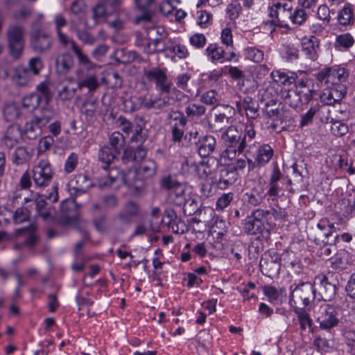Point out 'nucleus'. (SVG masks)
I'll list each match as a JSON object with an SVG mask.
<instances>
[{"label": "nucleus", "instance_id": "f257e3e1", "mask_svg": "<svg viewBox=\"0 0 355 355\" xmlns=\"http://www.w3.org/2000/svg\"><path fill=\"white\" fill-rule=\"evenodd\" d=\"M226 148L222 152L221 157L227 160L236 158L237 154L245 151V137L243 131L236 126H229L221 135Z\"/></svg>", "mask_w": 355, "mask_h": 355}, {"label": "nucleus", "instance_id": "f03ea898", "mask_svg": "<svg viewBox=\"0 0 355 355\" xmlns=\"http://www.w3.org/2000/svg\"><path fill=\"white\" fill-rule=\"evenodd\" d=\"M268 211L258 208L253 210L245 219L243 231L248 235H263L270 234L275 224L268 219Z\"/></svg>", "mask_w": 355, "mask_h": 355}, {"label": "nucleus", "instance_id": "7ed1b4c3", "mask_svg": "<svg viewBox=\"0 0 355 355\" xmlns=\"http://www.w3.org/2000/svg\"><path fill=\"white\" fill-rule=\"evenodd\" d=\"M290 291L289 303L291 306H299L297 309L307 308L315 298V288L309 282L291 285Z\"/></svg>", "mask_w": 355, "mask_h": 355}, {"label": "nucleus", "instance_id": "20e7f679", "mask_svg": "<svg viewBox=\"0 0 355 355\" xmlns=\"http://www.w3.org/2000/svg\"><path fill=\"white\" fill-rule=\"evenodd\" d=\"M55 116V112L49 108H43L39 113L28 121L24 127L23 134L28 139H35L42 133V128Z\"/></svg>", "mask_w": 355, "mask_h": 355}, {"label": "nucleus", "instance_id": "39448f33", "mask_svg": "<svg viewBox=\"0 0 355 355\" xmlns=\"http://www.w3.org/2000/svg\"><path fill=\"white\" fill-rule=\"evenodd\" d=\"M313 315L319 324L320 329L327 332H331L340 323L335 307L326 302L314 306Z\"/></svg>", "mask_w": 355, "mask_h": 355}, {"label": "nucleus", "instance_id": "423d86ee", "mask_svg": "<svg viewBox=\"0 0 355 355\" xmlns=\"http://www.w3.org/2000/svg\"><path fill=\"white\" fill-rule=\"evenodd\" d=\"M320 86L326 87L344 85L348 78L347 71L340 67H325L314 74Z\"/></svg>", "mask_w": 355, "mask_h": 355}, {"label": "nucleus", "instance_id": "0eeeda50", "mask_svg": "<svg viewBox=\"0 0 355 355\" xmlns=\"http://www.w3.org/2000/svg\"><path fill=\"white\" fill-rule=\"evenodd\" d=\"M54 171L49 159H41L33 167L32 178L37 188H45L51 182Z\"/></svg>", "mask_w": 355, "mask_h": 355}, {"label": "nucleus", "instance_id": "6e6552de", "mask_svg": "<svg viewBox=\"0 0 355 355\" xmlns=\"http://www.w3.org/2000/svg\"><path fill=\"white\" fill-rule=\"evenodd\" d=\"M156 169V164L153 159L144 160L139 168L128 172L124 177V182L129 187L138 188L141 185L137 184V181L153 176L155 173Z\"/></svg>", "mask_w": 355, "mask_h": 355}, {"label": "nucleus", "instance_id": "1a4fd4ad", "mask_svg": "<svg viewBox=\"0 0 355 355\" xmlns=\"http://www.w3.org/2000/svg\"><path fill=\"white\" fill-rule=\"evenodd\" d=\"M31 46L37 53H44L50 49L52 38L50 35L42 29L40 25L33 24L30 32Z\"/></svg>", "mask_w": 355, "mask_h": 355}, {"label": "nucleus", "instance_id": "9d476101", "mask_svg": "<svg viewBox=\"0 0 355 355\" xmlns=\"http://www.w3.org/2000/svg\"><path fill=\"white\" fill-rule=\"evenodd\" d=\"M243 153L245 157H253L258 163V166L263 167L272 159L274 150L268 144H260L254 142L252 145H249V148Z\"/></svg>", "mask_w": 355, "mask_h": 355}, {"label": "nucleus", "instance_id": "9b49d317", "mask_svg": "<svg viewBox=\"0 0 355 355\" xmlns=\"http://www.w3.org/2000/svg\"><path fill=\"white\" fill-rule=\"evenodd\" d=\"M315 286L317 291L321 299L324 302L331 301L336 293V284L331 282L329 279V273L328 275L324 274L318 275L314 279L313 284Z\"/></svg>", "mask_w": 355, "mask_h": 355}, {"label": "nucleus", "instance_id": "f8f14e48", "mask_svg": "<svg viewBox=\"0 0 355 355\" xmlns=\"http://www.w3.org/2000/svg\"><path fill=\"white\" fill-rule=\"evenodd\" d=\"M161 186L169 192L170 198L176 204L181 205L185 201L186 185L184 183L169 175L162 179Z\"/></svg>", "mask_w": 355, "mask_h": 355}, {"label": "nucleus", "instance_id": "ddd939ff", "mask_svg": "<svg viewBox=\"0 0 355 355\" xmlns=\"http://www.w3.org/2000/svg\"><path fill=\"white\" fill-rule=\"evenodd\" d=\"M165 68L154 67L146 73V76L150 82L155 83V89L160 94H168L171 90V84L168 82Z\"/></svg>", "mask_w": 355, "mask_h": 355}, {"label": "nucleus", "instance_id": "4468645a", "mask_svg": "<svg viewBox=\"0 0 355 355\" xmlns=\"http://www.w3.org/2000/svg\"><path fill=\"white\" fill-rule=\"evenodd\" d=\"M139 214L140 207L138 203L129 200L123 205L121 211L114 216L113 221L123 225L130 226L133 219L138 217Z\"/></svg>", "mask_w": 355, "mask_h": 355}, {"label": "nucleus", "instance_id": "2eb2a0df", "mask_svg": "<svg viewBox=\"0 0 355 355\" xmlns=\"http://www.w3.org/2000/svg\"><path fill=\"white\" fill-rule=\"evenodd\" d=\"M198 155L202 157L209 156L216 148V140L213 135H206L194 141Z\"/></svg>", "mask_w": 355, "mask_h": 355}, {"label": "nucleus", "instance_id": "dca6fc26", "mask_svg": "<svg viewBox=\"0 0 355 355\" xmlns=\"http://www.w3.org/2000/svg\"><path fill=\"white\" fill-rule=\"evenodd\" d=\"M320 40L314 35L304 39L302 42V52L311 61H315L319 56Z\"/></svg>", "mask_w": 355, "mask_h": 355}, {"label": "nucleus", "instance_id": "f3484780", "mask_svg": "<svg viewBox=\"0 0 355 355\" xmlns=\"http://www.w3.org/2000/svg\"><path fill=\"white\" fill-rule=\"evenodd\" d=\"M238 177L239 173L233 171L230 166L223 167L220 170L217 185L220 189H226L236 181Z\"/></svg>", "mask_w": 355, "mask_h": 355}, {"label": "nucleus", "instance_id": "a211bd4d", "mask_svg": "<svg viewBox=\"0 0 355 355\" xmlns=\"http://www.w3.org/2000/svg\"><path fill=\"white\" fill-rule=\"evenodd\" d=\"M21 137V132L18 126L10 125L1 138V144L7 148L15 146Z\"/></svg>", "mask_w": 355, "mask_h": 355}, {"label": "nucleus", "instance_id": "6ab92c4d", "mask_svg": "<svg viewBox=\"0 0 355 355\" xmlns=\"http://www.w3.org/2000/svg\"><path fill=\"white\" fill-rule=\"evenodd\" d=\"M259 267L264 275L273 277L279 274L281 263L277 259L261 258L259 261Z\"/></svg>", "mask_w": 355, "mask_h": 355}, {"label": "nucleus", "instance_id": "aec40b11", "mask_svg": "<svg viewBox=\"0 0 355 355\" xmlns=\"http://www.w3.org/2000/svg\"><path fill=\"white\" fill-rule=\"evenodd\" d=\"M338 23L344 26H353L355 23L354 6L347 3L338 12Z\"/></svg>", "mask_w": 355, "mask_h": 355}, {"label": "nucleus", "instance_id": "412c9836", "mask_svg": "<svg viewBox=\"0 0 355 355\" xmlns=\"http://www.w3.org/2000/svg\"><path fill=\"white\" fill-rule=\"evenodd\" d=\"M327 91L323 94V101L327 105H333L339 102L346 94V87L345 85L337 87H326Z\"/></svg>", "mask_w": 355, "mask_h": 355}, {"label": "nucleus", "instance_id": "4be33fe9", "mask_svg": "<svg viewBox=\"0 0 355 355\" xmlns=\"http://www.w3.org/2000/svg\"><path fill=\"white\" fill-rule=\"evenodd\" d=\"M236 106L239 110L241 107L243 108L246 116L250 119H255L259 115L258 103L250 96L245 97L242 101L236 102Z\"/></svg>", "mask_w": 355, "mask_h": 355}, {"label": "nucleus", "instance_id": "5701e85b", "mask_svg": "<svg viewBox=\"0 0 355 355\" xmlns=\"http://www.w3.org/2000/svg\"><path fill=\"white\" fill-rule=\"evenodd\" d=\"M33 150L26 146L17 147L12 155V162L16 165H21L28 162L33 157Z\"/></svg>", "mask_w": 355, "mask_h": 355}, {"label": "nucleus", "instance_id": "b1692460", "mask_svg": "<svg viewBox=\"0 0 355 355\" xmlns=\"http://www.w3.org/2000/svg\"><path fill=\"white\" fill-rule=\"evenodd\" d=\"M78 89L86 87L89 92H94L100 86L99 80L94 74H87L85 76H79L78 78Z\"/></svg>", "mask_w": 355, "mask_h": 355}, {"label": "nucleus", "instance_id": "393cba45", "mask_svg": "<svg viewBox=\"0 0 355 355\" xmlns=\"http://www.w3.org/2000/svg\"><path fill=\"white\" fill-rule=\"evenodd\" d=\"M119 154L117 151L112 148L105 146L99 151L98 159L104 164L102 168L107 171L111 163L114 160L116 157Z\"/></svg>", "mask_w": 355, "mask_h": 355}, {"label": "nucleus", "instance_id": "a878e982", "mask_svg": "<svg viewBox=\"0 0 355 355\" xmlns=\"http://www.w3.org/2000/svg\"><path fill=\"white\" fill-rule=\"evenodd\" d=\"M33 76L28 69L18 67L15 69L12 76L13 82L19 86H26L31 80Z\"/></svg>", "mask_w": 355, "mask_h": 355}, {"label": "nucleus", "instance_id": "bb28decb", "mask_svg": "<svg viewBox=\"0 0 355 355\" xmlns=\"http://www.w3.org/2000/svg\"><path fill=\"white\" fill-rule=\"evenodd\" d=\"M146 102V96H132L123 101V110L126 112L132 113L139 110Z\"/></svg>", "mask_w": 355, "mask_h": 355}, {"label": "nucleus", "instance_id": "cd10ccee", "mask_svg": "<svg viewBox=\"0 0 355 355\" xmlns=\"http://www.w3.org/2000/svg\"><path fill=\"white\" fill-rule=\"evenodd\" d=\"M245 196L249 204L253 206H258L263 202L266 193H264L263 187L259 186L252 189L250 191L247 192Z\"/></svg>", "mask_w": 355, "mask_h": 355}, {"label": "nucleus", "instance_id": "c85d7f7f", "mask_svg": "<svg viewBox=\"0 0 355 355\" xmlns=\"http://www.w3.org/2000/svg\"><path fill=\"white\" fill-rule=\"evenodd\" d=\"M271 76L277 83L288 85L293 84L297 78L295 73L291 71L284 72L280 70L272 71Z\"/></svg>", "mask_w": 355, "mask_h": 355}, {"label": "nucleus", "instance_id": "c756f323", "mask_svg": "<svg viewBox=\"0 0 355 355\" xmlns=\"http://www.w3.org/2000/svg\"><path fill=\"white\" fill-rule=\"evenodd\" d=\"M275 7L269 8V16L272 18L271 20L266 21L265 22V28H268V30L271 29L272 33L275 31V27H286L284 21L279 18V15L282 14L279 10L275 9Z\"/></svg>", "mask_w": 355, "mask_h": 355}, {"label": "nucleus", "instance_id": "7c9ffc66", "mask_svg": "<svg viewBox=\"0 0 355 355\" xmlns=\"http://www.w3.org/2000/svg\"><path fill=\"white\" fill-rule=\"evenodd\" d=\"M73 64L72 57L68 53H63L56 58V69L58 73L66 74Z\"/></svg>", "mask_w": 355, "mask_h": 355}, {"label": "nucleus", "instance_id": "2f4dec72", "mask_svg": "<svg viewBox=\"0 0 355 355\" xmlns=\"http://www.w3.org/2000/svg\"><path fill=\"white\" fill-rule=\"evenodd\" d=\"M295 313L297 315L300 329L302 331H305L306 328H309L311 331L313 332L312 327L313 325V322L305 309H297L295 310Z\"/></svg>", "mask_w": 355, "mask_h": 355}, {"label": "nucleus", "instance_id": "473e14b6", "mask_svg": "<svg viewBox=\"0 0 355 355\" xmlns=\"http://www.w3.org/2000/svg\"><path fill=\"white\" fill-rule=\"evenodd\" d=\"M53 23L55 26L59 41L62 44L67 45L69 43L68 37L61 31V28L65 26L67 24V19L62 14H56L53 17Z\"/></svg>", "mask_w": 355, "mask_h": 355}, {"label": "nucleus", "instance_id": "72a5a7b5", "mask_svg": "<svg viewBox=\"0 0 355 355\" xmlns=\"http://www.w3.org/2000/svg\"><path fill=\"white\" fill-rule=\"evenodd\" d=\"M24 28L18 25H11L7 31L8 42H25Z\"/></svg>", "mask_w": 355, "mask_h": 355}, {"label": "nucleus", "instance_id": "f704fd0d", "mask_svg": "<svg viewBox=\"0 0 355 355\" xmlns=\"http://www.w3.org/2000/svg\"><path fill=\"white\" fill-rule=\"evenodd\" d=\"M170 105L168 97H158L155 99H149L144 103L146 109H156L163 111Z\"/></svg>", "mask_w": 355, "mask_h": 355}, {"label": "nucleus", "instance_id": "c9c22d12", "mask_svg": "<svg viewBox=\"0 0 355 355\" xmlns=\"http://www.w3.org/2000/svg\"><path fill=\"white\" fill-rule=\"evenodd\" d=\"M206 55L211 62L220 60L224 58L225 51L217 44H210L205 50Z\"/></svg>", "mask_w": 355, "mask_h": 355}, {"label": "nucleus", "instance_id": "e433bc0d", "mask_svg": "<svg viewBox=\"0 0 355 355\" xmlns=\"http://www.w3.org/2000/svg\"><path fill=\"white\" fill-rule=\"evenodd\" d=\"M285 105L279 103L277 107H267L265 108L264 112L266 115L272 119L277 121H284L286 119L285 116Z\"/></svg>", "mask_w": 355, "mask_h": 355}, {"label": "nucleus", "instance_id": "4c0bfd02", "mask_svg": "<svg viewBox=\"0 0 355 355\" xmlns=\"http://www.w3.org/2000/svg\"><path fill=\"white\" fill-rule=\"evenodd\" d=\"M153 2L154 0H135L137 8L144 12L140 17H137V22L141 21H148L150 20L151 14L147 10Z\"/></svg>", "mask_w": 355, "mask_h": 355}, {"label": "nucleus", "instance_id": "58836bf2", "mask_svg": "<svg viewBox=\"0 0 355 355\" xmlns=\"http://www.w3.org/2000/svg\"><path fill=\"white\" fill-rule=\"evenodd\" d=\"M206 110L202 105L190 103L185 107V114L188 118H199L205 114Z\"/></svg>", "mask_w": 355, "mask_h": 355}, {"label": "nucleus", "instance_id": "ea45409f", "mask_svg": "<svg viewBox=\"0 0 355 355\" xmlns=\"http://www.w3.org/2000/svg\"><path fill=\"white\" fill-rule=\"evenodd\" d=\"M347 254L346 252L341 251L336 254V256L330 259L331 267L333 269L341 270L346 268Z\"/></svg>", "mask_w": 355, "mask_h": 355}, {"label": "nucleus", "instance_id": "a19ab883", "mask_svg": "<svg viewBox=\"0 0 355 355\" xmlns=\"http://www.w3.org/2000/svg\"><path fill=\"white\" fill-rule=\"evenodd\" d=\"M41 101L42 96L40 94H31L24 97L22 100V105L29 110H33L38 107Z\"/></svg>", "mask_w": 355, "mask_h": 355}, {"label": "nucleus", "instance_id": "79ce46f5", "mask_svg": "<svg viewBox=\"0 0 355 355\" xmlns=\"http://www.w3.org/2000/svg\"><path fill=\"white\" fill-rule=\"evenodd\" d=\"M299 53V50L293 44L283 45L281 49L282 57L290 62L297 60Z\"/></svg>", "mask_w": 355, "mask_h": 355}, {"label": "nucleus", "instance_id": "37998d69", "mask_svg": "<svg viewBox=\"0 0 355 355\" xmlns=\"http://www.w3.org/2000/svg\"><path fill=\"white\" fill-rule=\"evenodd\" d=\"M304 92H297L295 90H288L285 96V102L288 104L290 107L296 109L302 103L301 93Z\"/></svg>", "mask_w": 355, "mask_h": 355}, {"label": "nucleus", "instance_id": "c03bdc74", "mask_svg": "<svg viewBox=\"0 0 355 355\" xmlns=\"http://www.w3.org/2000/svg\"><path fill=\"white\" fill-rule=\"evenodd\" d=\"M354 44V39L349 33L340 34L336 37V47L337 48L347 49L352 46Z\"/></svg>", "mask_w": 355, "mask_h": 355}, {"label": "nucleus", "instance_id": "a18cd8bd", "mask_svg": "<svg viewBox=\"0 0 355 355\" xmlns=\"http://www.w3.org/2000/svg\"><path fill=\"white\" fill-rule=\"evenodd\" d=\"M98 102L96 100H86L83 102L80 111L87 118L92 119L97 110Z\"/></svg>", "mask_w": 355, "mask_h": 355}, {"label": "nucleus", "instance_id": "49530a36", "mask_svg": "<svg viewBox=\"0 0 355 355\" xmlns=\"http://www.w3.org/2000/svg\"><path fill=\"white\" fill-rule=\"evenodd\" d=\"M3 115L8 121H13L20 116V108L15 103H10L5 106Z\"/></svg>", "mask_w": 355, "mask_h": 355}, {"label": "nucleus", "instance_id": "de8ad7c7", "mask_svg": "<svg viewBox=\"0 0 355 355\" xmlns=\"http://www.w3.org/2000/svg\"><path fill=\"white\" fill-rule=\"evenodd\" d=\"M109 142L112 149L120 153L121 148L125 144V138L121 132L116 131L110 136Z\"/></svg>", "mask_w": 355, "mask_h": 355}, {"label": "nucleus", "instance_id": "09e8293b", "mask_svg": "<svg viewBox=\"0 0 355 355\" xmlns=\"http://www.w3.org/2000/svg\"><path fill=\"white\" fill-rule=\"evenodd\" d=\"M23 200L25 204L29 202H34L35 203L37 212L49 205L43 197L40 196L37 193L31 192V197H24Z\"/></svg>", "mask_w": 355, "mask_h": 355}, {"label": "nucleus", "instance_id": "8fccbe9b", "mask_svg": "<svg viewBox=\"0 0 355 355\" xmlns=\"http://www.w3.org/2000/svg\"><path fill=\"white\" fill-rule=\"evenodd\" d=\"M330 123H331L330 130L334 135L342 137L348 132V126L345 123L333 119H331Z\"/></svg>", "mask_w": 355, "mask_h": 355}, {"label": "nucleus", "instance_id": "3c124183", "mask_svg": "<svg viewBox=\"0 0 355 355\" xmlns=\"http://www.w3.org/2000/svg\"><path fill=\"white\" fill-rule=\"evenodd\" d=\"M242 7L237 1H234L228 4L226 13L231 21H235L241 14Z\"/></svg>", "mask_w": 355, "mask_h": 355}, {"label": "nucleus", "instance_id": "603ef678", "mask_svg": "<svg viewBox=\"0 0 355 355\" xmlns=\"http://www.w3.org/2000/svg\"><path fill=\"white\" fill-rule=\"evenodd\" d=\"M33 230H34V227L33 225H31L29 227L19 228V229L16 230V234L17 235H20L24 232H28V236L27 239H26V241H24V244L26 245L33 247L36 244L37 241V236L33 233Z\"/></svg>", "mask_w": 355, "mask_h": 355}, {"label": "nucleus", "instance_id": "864d4df0", "mask_svg": "<svg viewBox=\"0 0 355 355\" xmlns=\"http://www.w3.org/2000/svg\"><path fill=\"white\" fill-rule=\"evenodd\" d=\"M8 44L11 57L15 60L19 59L24 51L25 42H8Z\"/></svg>", "mask_w": 355, "mask_h": 355}, {"label": "nucleus", "instance_id": "5fc2aeb1", "mask_svg": "<svg viewBox=\"0 0 355 355\" xmlns=\"http://www.w3.org/2000/svg\"><path fill=\"white\" fill-rule=\"evenodd\" d=\"M245 53V57L254 62H261L263 60V52L256 47H248Z\"/></svg>", "mask_w": 355, "mask_h": 355}, {"label": "nucleus", "instance_id": "6e6d98bb", "mask_svg": "<svg viewBox=\"0 0 355 355\" xmlns=\"http://www.w3.org/2000/svg\"><path fill=\"white\" fill-rule=\"evenodd\" d=\"M218 101V95L215 89H209L200 96V101L207 105H213Z\"/></svg>", "mask_w": 355, "mask_h": 355}, {"label": "nucleus", "instance_id": "4d7b16f0", "mask_svg": "<svg viewBox=\"0 0 355 355\" xmlns=\"http://www.w3.org/2000/svg\"><path fill=\"white\" fill-rule=\"evenodd\" d=\"M71 49L77 56L80 63L86 66L88 68H91L92 64V62H90L87 56L82 52L80 48L73 41L71 42Z\"/></svg>", "mask_w": 355, "mask_h": 355}, {"label": "nucleus", "instance_id": "13d9d810", "mask_svg": "<svg viewBox=\"0 0 355 355\" xmlns=\"http://www.w3.org/2000/svg\"><path fill=\"white\" fill-rule=\"evenodd\" d=\"M294 254L292 252H285L282 254L279 258V263L284 268H294L297 264V261L294 259Z\"/></svg>", "mask_w": 355, "mask_h": 355}, {"label": "nucleus", "instance_id": "bf43d9fd", "mask_svg": "<svg viewBox=\"0 0 355 355\" xmlns=\"http://www.w3.org/2000/svg\"><path fill=\"white\" fill-rule=\"evenodd\" d=\"M168 118L173 122L172 125L174 126H185L187 125V119L184 114L180 111H171L168 115Z\"/></svg>", "mask_w": 355, "mask_h": 355}, {"label": "nucleus", "instance_id": "052dcab7", "mask_svg": "<svg viewBox=\"0 0 355 355\" xmlns=\"http://www.w3.org/2000/svg\"><path fill=\"white\" fill-rule=\"evenodd\" d=\"M327 228L329 229L328 232L324 234L327 239V243L328 244H336L339 240V235L336 234L338 228L335 226L334 223L330 222Z\"/></svg>", "mask_w": 355, "mask_h": 355}, {"label": "nucleus", "instance_id": "680f3d73", "mask_svg": "<svg viewBox=\"0 0 355 355\" xmlns=\"http://www.w3.org/2000/svg\"><path fill=\"white\" fill-rule=\"evenodd\" d=\"M30 212L26 207L17 209L13 214V220L15 223L19 224L28 220Z\"/></svg>", "mask_w": 355, "mask_h": 355}, {"label": "nucleus", "instance_id": "e2e57ef3", "mask_svg": "<svg viewBox=\"0 0 355 355\" xmlns=\"http://www.w3.org/2000/svg\"><path fill=\"white\" fill-rule=\"evenodd\" d=\"M318 110L319 107L317 105L310 107V109L302 116L300 121L301 126H306L311 123L313 116L318 112Z\"/></svg>", "mask_w": 355, "mask_h": 355}, {"label": "nucleus", "instance_id": "0e129e2a", "mask_svg": "<svg viewBox=\"0 0 355 355\" xmlns=\"http://www.w3.org/2000/svg\"><path fill=\"white\" fill-rule=\"evenodd\" d=\"M43 64L41 59L39 58H33L29 60L28 69L32 76H36L40 73V70L42 69Z\"/></svg>", "mask_w": 355, "mask_h": 355}, {"label": "nucleus", "instance_id": "69168bd1", "mask_svg": "<svg viewBox=\"0 0 355 355\" xmlns=\"http://www.w3.org/2000/svg\"><path fill=\"white\" fill-rule=\"evenodd\" d=\"M288 17L295 24L301 25L306 19V15L304 10L296 9L293 13L288 12Z\"/></svg>", "mask_w": 355, "mask_h": 355}, {"label": "nucleus", "instance_id": "338daca9", "mask_svg": "<svg viewBox=\"0 0 355 355\" xmlns=\"http://www.w3.org/2000/svg\"><path fill=\"white\" fill-rule=\"evenodd\" d=\"M54 141L53 137L50 135L42 138L38 144V153H43L49 150Z\"/></svg>", "mask_w": 355, "mask_h": 355}, {"label": "nucleus", "instance_id": "774afa93", "mask_svg": "<svg viewBox=\"0 0 355 355\" xmlns=\"http://www.w3.org/2000/svg\"><path fill=\"white\" fill-rule=\"evenodd\" d=\"M77 88H70L68 86H64L58 93L59 98L63 101H70L76 94Z\"/></svg>", "mask_w": 355, "mask_h": 355}]
</instances>
